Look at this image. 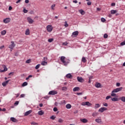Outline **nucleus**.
<instances>
[{
  "label": "nucleus",
  "instance_id": "obj_13",
  "mask_svg": "<svg viewBox=\"0 0 125 125\" xmlns=\"http://www.w3.org/2000/svg\"><path fill=\"white\" fill-rule=\"evenodd\" d=\"M95 86H96L97 87V88H99L101 87V83H96Z\"/></svg>",
  "mask_w": 125,
  "mask_h": 125
},
{
  "label": "nucleus",
  "instance_id": "obj_18",
  "mask_svg": "<svg viewBox=\"0 0 125 125\" xmlns=\"http://www.w3.org/2000/svg\"><path fill=\"white\" fill-rule=\"evenodd\" d=\"M95 122L98 124H100V123H102V120L101 119H95Z\"/></svg>",
  "mask_w": 125,
  "mask_h": 125
},
{
  "label": "nucleus",
  "instance_id": "obj_6",
  "mask_svg": "<svg viewBox=\"0 0 125 125\" xmlns=\"http://www.w3.org/2000/svg\"><path fill=\"white\" fill-rule=\"evenodd\" d=\"M11 44L9 46V48L11 49H13V48L15 47V44L14 43V42L11 41Z\"/></svg>",
  "mask_w": 125,
  "mask_h": 125
},
{
  "label": "nucleus",
  "instance_id": "obj_41",
  "mask_svg": "<svg viewBox=\"0 0 125 125\" xmlns=\"http://www.w3.org/2000/svg\"><path fill=\"white\" fill-rule=\"evenodd\" d=\"M62 90H64V91H66V90H67V87H62Z\"/></svg>",
  "mask_w": 125,
  "mask_h": 125
},
{
  "label": "nucleus",
  "instance_id": "obj_11",
  "mask_svg": "<svg viewBox=\"0 0 125 125\" xmlns=\"http://www.w3.org/2000/svg\"><path fill=\"white\" fill-rule=\"evenodd\" d=\"M78 35H79V32L78 31H75L74 32L72 33V37H77V36H78Z\"/></svg>",
  "mask_w": 125,
  "mask_h": 125
},
{
  "label": "nucleus",
  "instance_id": "obj_44",
  "mask_svg": "<svg viewBox=\"0 0 125 125\" xmlns=\"http://www.w3.org/2000/svg\"><path fill=\"white\" fill-rule=\"evenodd\" d=\"M31 125H38V123L34 122H32L31 123Z\"/></svg>",
  "mask_w": 125,
  "mask_h": 125
},
{
  "label": "nucleus",
  "instance_id": "obj_12",
  "mask_svg": "<svg viewBox=\"0 0 125 125\" xmlns=\"http://www.w3.org/2000/svg\"><path fill=\"white\" fill-rule=\"evenodd\" d=\"M9 83V80H7V81L4 82L2 83V85L3 86H6L7 85V83Z\"/></svg>",
  "mask_w": 125,
  "mask_h": 125
},
{
  "label": "nucleus",
  "instance_id": "obj_52",
  "mask_svg": "<svg viewBox=\"0 0 125 125\" xmlns=\"http://www.w3.org/2000/svg\"><path fill=\"white\" fill-rule=\"evenodd\" d=\"M67 44H68L67 42H65L62 43V45H67Z\"/></svg>",
  "mask_w": 125,
  "mask_h": 125
},
{
  "label": "nucleus",
  "instance_id": "obj_45",
  "mask_svg": "<svg viewBox=\"0 0 125 125\" xmlns=\"http://www.w3.org/2000/svg\"><path fill=\"white\" fill-rule=\"evenodd\" d=\"M64 26L67 27L69 26V24H68V23H67V21H65V24H64Z\"/></svg>",
  "mask_w": 125,
  "mask_h": 125
},
{
  "label": "nucleus",
  "instance_id": "obj_55",
  "mask_svg": "<svg viewBox=\"0 0 125 125\" xmlns=\"http://www.w3.org/2000/svg\"><path fill=\"white\" fill-rule=\"evenodd\" d=\"M9 10H10V11L12 10V7L11 6H10L9 7Z\"/></svg>",
  "mask_w": 125,
  "mask_h": 125
},
{
  "label": "nucleus",
  "instance_id": "obj_19",
  "mask_svg": "<svg viewBox=\"0 0 125 125\" xmlns=\"http://www.w3.org/2000/svg\"><path fill=\"white\" fill-rule=\"evenodd\" d=\"M81 122H82V123H83V124H86V123H87V120L86 119L84 118L83 119H81Z\"/></svg>",
  "mask_w": 125,
  "mask_h": 125
},
{
  "label": "nucleus",
  "instance_id": "obj_42",
  "mask_svg": "<svg viewBox=\"0 0 125 125\" xmlns=\"http://www.w3.org/2000/svg\"><path fill=\"white\" fill-rule=\"evenodd\" d=\"M54 7H55V4L52 5V6L51 7V9L54 10Z\"/></svg>",
  "mask_w": 125,
  "mask_h": 125
},
{
  "label": "nucleus",
  "instance_id": "obj_39",
  "mask_svg": "<svg viewBox=\"0 0 125 125\" xmlns=\"http://www.w3.org/2000/svg\"><path fill=\"white\" fill-rule=\"evenodd\" d=\"M53 111H54V112H57V111H58V109L57 108V107H55L53 108Z\"/></svg>",
  "mask_w": 125,
  "mask_h": 125
},
{
  "label": "nucleus",
  "instance_id": "obj_5",
  "mask_svg": "<svg viewBox=\"0 0 125 125\" xmlns=\"http://www.w3.org/2000/svg\"><path fill=\"white\" fill-rule=\"evenodd\" d=\"M57 93H58L57 91L52 90L49 92L48 94L50 95H55L57 94Z\"/></svg>",
  "mask_w": 125,
  "mask_h": 125
},
{
  "label": "nucleus",
  "instance_id": "obj_59",
  "mask_svg": "<svg viewBox=\"0 0 125 125\" xmlns=\"http://www.w3.org/2000/svg\"><path fill=\"white\" fill-rule=\"evenodd\" d=\"M97 11H100L101 10V9L100 8H97Z\"/></svg>",
  "mask_w": 125,
  "mask_h": 125
},
{
  "label": "nucleus",
  "instance_id": "obj_21",
  "mask_svg": "<svg viewBox=\"0 0 125 125\" xmlns=\"http://www.w3.org/2000/svg\"><path fill=\"white\" fill-rule=\"evenodd\" d=\"M66 109H71L72 108V105L70 104H68L66 105Z\"/></svg>",
  "mask_w": 125,
  "mask_h": 125
},
{
  "label": "nucleus",
  "instance_id": "obj_4",
  "mask_svg": "<svg viewBox=\"0 0 125 125\" xmlns=\"http://www.w3.org/2000/svg\"><path fill=\"white\" fill-rule=\"evenodd\" d=\"M2 68L0 70V73H3V72H6L7 71V67L4 65H2Z\"/></svg>",
  "mask_w": 125,
  "mask_h": 125
},
{
  "label": "nucleus",
  "instance_id": "obj_61",
  "mask_svg": "<svg viewBox=\"0 0 125 125\" xmlns=\"http://www.w3.org/2000/svg\"><path fill=\"white\" fill-rule=\"evenodd\" d=\"M22 0H18L17 1H16V3H19V2H20V1H21Z\"/></svg>",
  "mask_w": 125,
  "mask_h": 125
},
{
  "label": "nucleus",
  "instance_id": "obj_63",
  "mask_svg": "<svg viewBox=\"0 0 125 125\" xmlns=\"http://www.w3.org/2000/svg\"><path fill=\"white\" fill-rule=\"evenodd\" d=\"M73 2L74 3H78V1L77 0H73Z\"/></svg>",
  "mask_w": 125,
  "mask_h": 125
},
{
  "label": "nucleus",
  "instance_id": "obj_48",
  "mask_svg": "<svg viewBox=\"0 0 125 125\" xmlns=\"http://www.w3.org/2000/svg\"><path fill=\"white\" fill-rule=\"evenodd\" d=\"M103 105L105 107H108V104H107V103H104V104H103Z\"/></svg>",
  "mask_w": 125,
  "mask_h": 125
},
{
  "label": "nucleus",
  "instance_id": "obj_38",
  "mask_svg": "<svg viewBox=\"0 0 125 125\" xmlns=\"http://www.w3.org/2000/svg\"><path fill=\"white\" fill-rule=\"evenodd\" d=\"M101 21L102 22H106V19H105L104 18H101Z\"/></svg>",
  "mask_w": 125,
  "mask_h": 125
},
{
  "label": "nucleus",
  "instance_id": "obj_54",
  "mask_svg": "<svg viewBox=\"0 0 125 125\" xmlns=\"http://www.w3.org/2000/svg\"><path fill=\"white\" fill-rule=\"evenodd\" d=\"M19 104V102H18V101H16L15 103V105H18Z\"/></svg>",
  "mask_w": 125,
  "mask_h": 125
},
{
  "label": "nucleus",
  "instance_id": "obj_22",
  "mask_svg": "<svg viewBox=\"0 0 125 125\" xmlns=\"http://www.w3.org/2000/svg\"><path fill=\"white\" fill-rule=\"evenodd\" d=\"M80 88L79 87H75L73 88V91L75 92V91H79V90H80Z\"/></svg>",
  "mask_w": 125,
  "mask_h": 125
},
{
  "label": "nucleus",
  "instance_id": "obj_56",
  "mask_svg": "<svg viewBox=\"0 0 125 125\" xmlns=\"http://www.w3.org/2000/svg\"><path fill=\"white\" fill-rule=\"evenodd\" d=\"M21 97H25V94H22L21 95Z\"/></svg>",
  "mask_w": 125,
  "mask_h": 125
},
{
  "label": "nucleus",
  "instance_id": "obj_46",
  "mask_svg": "<svg viewBox=\"0 0 125 125\" xmlns=\"http://www.w3.org/2000/svg\"><path fill=\"white\" fill-rule=\"evenodd\" d=\"M110 98H111V96H107L106 98L105 99L106 100H108V99H110Z\"/></svg>",
  "mask_w": 125,
  "mask_h": 125
},
{
  "label": "nucleus",
  "instance_id": "obj_51",
  "mask_svg": "<svg viewBox=\"0 0 125 125\" xmlns=\"http://www.w3.org/2000/svg\"><path fill=\"white\" fill-rule=\"evenodd\" d=\"M87 5H91V2L88 1L87 3Z\"/></svg>",
  "mask_w": 125,
  "mask_h": 125
},
{
  "label": "nucleus",
  "instance_id": "obj_9",
  "mask_svg": "<svg viewBox=\"0 0 125 125\" xmlns=\"http://www.w3.org/2000/svg\"><path fill=\"white\" fill-rule=\"evenodd\" d=\"M61 62H62V63H66V62H67L66 61V57H65L64 56H62L61 57Z\"/></svg>",
  "mask_w": 125,
  "mask_h": 125
},
{
  "label": "nucleus",
  "instance_id": "obj_30",
  "mask_svg": "<svg viewBox=\"0 0 125 125\" xmlns=\"http://www.w3.org/2000/svg\"><path fill=\"white\" fill-rule=\"evenodd\" d=\"M112 101H119V99L117 98H111Z\"/></svg>",
  "mask_w": 125,
  "mask_h": 125
},
{
  "label": "nucleus",
  "instance_id": "obj_34",
  "mask_svg": "<svg viewBox=\"0 0 125 125\" xmlns=\"http://www.w3.org/2000/svg\"><path fill=\"white\" fill-rule=\"evenodd\" d=\"M54 40L53 38L49 39L48 40V42H53Z\"/></svg>",
  "mask_w": 125,
  "mask_h": 125
},
{
  "label": "nucleus",
  "instance_id": "obj_58",
  "mask_svg": "<svg viewBox=\"0 0 125 125\" xmlns=\"http://www.w3.org/2000/svg\"><path fill=\"white\" fill-rule=\"evenodd\" d=\"M115 5H116V3H111V6H115Z\"/></svg>",
  "mask_w": 125,
  "mask_h": 125
},
{
  "label": "nucleus",
  "instance_id": "obj_36",
  "mask_svg": "<svg viewBox=\"0 0 125 125\" xmlns=\"http://www.w3.org/2000/svg\"><path fill=\"white\" fill-rule=\"evenodd\" d=\"M44 61H43L42 62V63H47V62H45V61H46V60H47V58L44 57Z\"/></svg>",
  "mask_w": 125,
  "mask_h": 125
},
{
  "label": "nucleus",
  "instance_id": "obj_25",
  "mask_svg": "<svg viewBox=\"0 0 125 125\" xmlns=\"http://www.w3.org/2000/svg\"><path fill=\"white\" fill-rule=\"evenodd\" d=\"M120 100H121V101H122V102H125V96H123L121 97L120 98Z\"/></svg>",
  "mask_w": 125,
  "mask_h": 125
},
{
  "label": "nucleus",
  "instance_id": "obj_29",
  "mask_svg": "<svg viewBox=\"0 0 125 125\" xmlns=\"http://www.w3.org/2000/svg\"><path fill=\"white\" fill-rule=\"evenodd\" d=\"M82 62H83V63H85V62H86V60L85 59V58L84 57H83L82 58Z\"/></svg>",
  "mask_w": 125,
  "mask_h": 125
},
{
  "label": "nucleus",
  "instance_id": "obj_33",
  "mask_svg": "<svg viewBox=\"0 0 125 125\" xmlns=\"http://www.w3.org/2000/svg\"><path fill=\"white\" fill-rule=\"evenodd\" d=\"M40 66H41V64H37V65L36 66L35 69H36V70H38V69H39Z\"/></svg>",
  "mask_w": 125,
  "mask_h": 125
},
{
  "label": "nucleus",
  "instance_id": "obj_35",
  "mask_svg": "<svg viewBox=\"0 0 125 125\" xmlns=\"http://www.w3.org/2000/svg\"><path fill=\"white\" fill-rule=\"evenodd\" d=\"M64 122V120L61 118H60L58 120L59 123H63Z\"/></svg>",
  "mask_w": 125,
  "mask_h": 125
},
{
  "label": "nucleus",
  "instance_id": "obj_43",
  "mask_svg": "<svg viewBox=\"0 0 125 125\" xmlns=\"http://www.w3.org/2000/svg\"><path fill=\"white\" fill-rule=\"evenodd\" d=\"M104 39H107V38H108V35H107V34H104Z\"/></svg>",
  "mask_w": 125,
  "mask_h": 125
},
{
  "label": "nucleus",
  "instance_id": "obj_62",
  "mask_svg": "<svg viewBox=\"0 0 125 125\" xmlns=\"http://www.w3.org/2000/svg\"><path fill=\"white\" fill-rule=\"evenodd\" d=\"M25 3H29V0H25Z\"/></svg>",
  "mask_w": 125,
  "mask_h": 125
},
{
  "label": "nucleus",
  "instance_id": "obj_60",
  "mask_svg": "<svg viewBox=\"0 0 125 125\" xmlns=\"http://www.w3.org/2000/svg\"><path fill=\"white\" fill-rule=\"evenodd\" d=\"M15 95L16 96V98H17V97H18V96H19V95H20V94L18 93V94H15Z\"/></svg>",
  "mask_w": 125,
  "mask_h": 125
},
{
  "label": "nucleus",
  "instance_id": "obj_8",
  "mask_svg": "<svg viewBox=\"0 0 125 125\" xmlns=\"http://www.w3.org/2000/svg\"><path fill=\"white\" fill-rule=\"evenodd\" d=\"M10 20H11L10 18H7L4 19L3 20V22L5 24H6L7 23H9V22H10Z\"/></svg>",
  "mask_w": 125,
  "mask_h": 125
},
{
  "label": "nucleus",
  "instance_id": "obj_10",
  "mask_svg": "<svg viewBox=\"0 0 125 125\" xmlns=\"http://www.w3.org/2000/svg\"><path fill=\"white\" fill-rule=\"evenodd\" d=\"M27 21L29 24H33V23H34V20H33L30 17H27Z\"/></svg>",
  "mask_w": 125,
  "mask_h": 125
},
{
  "label": "nucleus",
  "instance_id": "obj_24",
  "mask_svg": "<svg viewBox=\"0 0 125 125\" xmlns=\"http://www.w3.org/2000/svg\"><path fill=\"white\" fill-rule=\"evenodd\" d=\"M66 77L67 79H71V78H72V75L70 73H68L66 75Z\"/></svg>",
  "mask_w": 125,
  "mask_h": 125
},
{
  "label": "nucleus",
  "instance_id": "obj_47",
  "mask_svg": "<svg viewBox=\"0 0 125 125\" xmlns=\"http://www.w3.org/2000/svg\"><path fill=\"white\" fill-rule=\"evenodd\" d=\"M24 13H27L28 12V10H26V9H23Z\"/></svg>",
  "mask_w": 125,
  "mask_h": 125
},
{
  "label": "nucleus",
  "instance_id": "obj_40",
  "mask_svg": "<svg viewBox=\"0 0 125 125\" xmlns=\"http://www.w3.org/2000/svg\"><path fill=\"white\" fill-rule=\"evenodd\" d=\"M31 62H32V61L31 59H29L25 62V63H31Z\"/></svg>",
  "mask_w": 125,
  "mask_h": 125
},
{
  "label": "nucleus",
  "instance_id": "obj_2",
  "mask_svg": "<svg viewBox=\"0 0 125 125\" xmlns=\"http://www.w3.org/2000/svg\"><path fill=\"white\" fill-rule=\"evenodd\" d=\"M46 29L47 32L51 33V32H52V30H53V27H52V25H48L46 26Z\"/></svg>",
  "mask_w": 125,
  "mask_h": 125
},
{
  "label": "nucleus",
  "instance_id": "obj_16",
  "mask_svg": "<svg viewBox=\"0 0 125 125\" xmlns=\"http://www.w3.org/2000/svg\"><path fill=\"white\" fill-rule=\"evenodd\" d=\"M32 113V110H29L26 111V112L24 113V116H28V115H30Z\"/></svg>",
  "mask_w": 125,
  "mask_h": 125
},
{
  "label": "nucleus",
  "instance_id": "obj_26",
  "mask_svg": "<svg viewBox=\"0 0 125 125\" xmlns=\"http://www.w3.org/2000/svg\"><path fill=\"white\" fill-rule=\"evenodd\" d=\"M6 34V30H2L1 32V35L2 36H4Z\"/></svg>",
  "mask_w": 125,
  "mask_h": 125
},
{
  "label": "nucleus",
  "instance_id": "obj_32",
  "mask_svg": "<svg viewBox=\"0 0 125 125\" xmlns=\"http://www.w3.org/2000/svg\"><path fill=\"white\" fill-rule=\"evenodd\" d=\"M26 85H28V83L26 82H24L22 84V86H26Z\"/></svg>",
  "mask_w": 125,
  "mask_h": 125
},
{
  "label": "nucleus",
  "instance_id": "obj_17",
  "mask_svg": "<svg viewBox=\"0 0 125 125\" xmlns=\"http://www.w3.org/2000/svg\"><path fill=\"white\" fill-rule=\"evenodd\" d=\"M77 81H78L79 83H83V79L82 77H77Z\"/></svg>",
  "mask_w": 125,
  "mask_h": 125
},
{
  "label": "nucleus",
  "instance_id": "obj_31",
  "mask_svg": "<svg viewBox=\"0 0 125 125\" xmlns=\"http://www.w3.org/2000/svg\"><path fill=\"white\" fill-rule=\"evenodd\" d=\"M98 115L97 112H94L92 113V117H96Z\"/></svg>",
  "mask_w": 125,
  "mask_h": 125
},
{
  "label": "nucleus",
  "instance_id": "obj_15",
  "mask_svg": "<svg viewBox=\"0 0 125 125\" xmlns=\"http://www.w3.org/2000/svg\"><path fill=\"white\" fill-rule=\"evenodd\" d=\"M79 12H80L82 15H84L85 14V12L83 9L79 10Z\"/></svg>",
  "mask_w": 125,
  "mask_h": 125
},
{
  "label": "nucleus",
  "instance_id": "obj_20",
  "mask_svg": "<svg viewBox=\"0 0 125 125\" xmlns=\"http://www.w3.org/2000/svg\"><path fill=\"white\" fill-rule=\"evenodd\" d=\"M111 14H116L117 12H118V11L117 10H112L110 11Z\"/></svg>",
  "mask_w": 125,
  "mask_h": 125
},
{
  "label": "nucleus",
  "instance_id": "obj_49",
  "mask_svg": "<svg viewBox=\"0 0 125 125\" xmlns=\"http://www.w3.org/2000/svg\"><path fill=\"white\" fill-rule=\"evenodd\" d=\"M121 85V83H116V86H120Z\"/></svg>",
  "mask_w": 125,
  "mask_h": 125
},
{
  "label": "nucleus",
  "instance_id": "obj_57",
  "mask_svg": "<svg viewBox=\"0 0 125 125\" xmlns=\"http://www.w3.org/2000/svg\"><path fill=\"white\" fill-rule=\"evenodd\" d=\"M83 94V93H77V95H82Z\"/></svg>",
  "mask_w": 125,
  "mask_h": 125
},
{
  "label": "nucleus",
  "instance_id": "obj_37",
  "mask_svg": "<svg viewBox=\"0 0 125 125\" xmlns=\"http://www.w3.org/2000/svg\"><path fill=\"white\" fill-rule=\"evenodd\" d=\"M55 118H56V117H55V116L52 115V116L50 117V119H51V120H55Z\"/></svg>",
  "mask_w": 125,
  "mask_h": 125
},
{
  "label": "nucleus",
  "instance_id": "obj_28",
  "mask_svg": "<svg viewBox=\"0 0 125 125\" xmlns=\"http://www.w3.org/2000/svg\"><path fill=\"white\" fill-rule=\"evenodd\" d=\"M25 35H30V29H27L25 31Z\"/></svg>",
  "mask_w": 125,
  "mask_h": 125
},
{
  "label": "nucleus",
  "instance_id": "obj_53",
  "mask_svg": "<svg viewBox=\"0 0 125 125\" xmlns=\"http://www.w3.org/2000/svg\"><path fill=\"white\" fill-rule=\"evenodd\" d=\"M13 74H14V73L10 72V73H9V76H13Z\"/></svg>",
  "mask_w": 125,
  "mask_h": 125
},
{
  "label": "nucleus",
  "instance_id": "obj_23",
  "mask_svg": "<svg viewBox=\"0 0 125 125\" xmlns=\"http://www.w3.org/2000/svg\"><path fill=\"white\" fill-rule=\"evenodd\" d=\"M44 114V112H43V111H42V110H41L38 112V114L40 116H42V115H43Z\"/></svg>",
  "mask_w": 125,
  "mask_h": 125
},
{
  "label": "nucleus",
  "instance_id": "obj_50",
  "mask_svg": "<svg viewBox=\"0 0 125 125\" xmlns=\"http://www.w3.org/2000/svg\"><path fill=\"white\" fill-rule=\"evenodd\" d=\"M41 65L42 66H45V65H47V63H42Z\"/></svg>",
  "mask_w": 125,
  "mask_h": 125
},
{
  "label": "nucleus",
  "instance_id": "obj_64",
  "mask_svg": "<svg viewBox=\"0 0 125 125\" xmlns=\"http://www.w3.org/2000/svg\"><path fill=\"white\" fill-rule=\"evenodd\" d=\"M39 106H40V107H42V106H43L42 104H39Z\"/></svg>",
  "mask_w": 125,
  "mask_h": 125
},
{
  "label": "nucleus",
  "instance_id": "obj_14",
  "mask_svg": "<svg viewBox=\"0 0 125 125\" xmlns=\"http://www.w3.org/2000/svg\"><path fill=\"white\" fill-rule=\"evenodd\" d=\"M10 121H11L12 122H13V123H16L17 122V119H16L14 117H11L10 118Z\"/></svg>",
  "mask_w": 125,
  "mask_h": 125
},
{
  "label": "nucleus",
  "instance_id": "obj_7",
  "mask_svg": "<svg viewBox=\"0 0 125 125\" xmlns=\"http://www.w3.org/2000/svg\"><path fill=\"white\" fill-rule=\"evenodd\" d=\"M104 111H107V107H101L99 109V112H100V113H103Z\"/></svg>",
  "mask_w": 125,
  "mask_h": 125
},
{
  "label": "nucleus",
  "instance_id": "obj_1",
  "mask_svg": "<svg viewBox=\"0 0 125 125\" xmlns=\"http://www.w3.org/2000/svg\"><path fill=\"white\" fill-rule=\"evenodd\" d=\"M123 89V87H119L117 88L116 89H114L113 91L111 92V96L112 97H116L117 95L115 93L119 92V91H122Z\"/></svg>",
  "mask_w": 125,
  "mask_h": 125
},
{
  "label": "nucleus",
  "instance_id": "obj_27",
  "mask_svg": "<svg viewBox=\"0 0 125 125\" xmlns=\"http://www.w3.org/2000/svg\"><path fill=\"white\" fill-rule=\"evenodd\" d=\"M100 107V105L99 104H95V109H98V108H99Z\"/></svg>",
  "mask_w": 125,
  "mask_h": 125
},
{
  "label": "nucleus",
  "instance_id": "obj_3",
  "mask_svg": "<svg viewBox=\"0 0 125 125\" xmlns=\"http://www.w3.org/2000/svg\"><path fill=\"white\" fill-rule=\"evenodd\" d=\"M81 105L82 106H88V107H90V106L92 105V104L89 103V102H83L81 104Z\"/></svg>",
  "mask_w": 125,
  "mask_h": 125
}]
</instances>
